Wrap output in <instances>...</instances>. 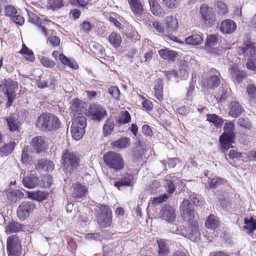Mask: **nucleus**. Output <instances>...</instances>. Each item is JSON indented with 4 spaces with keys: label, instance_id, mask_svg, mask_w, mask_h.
Segmentation results:
<instances>
[{
    "label": "nucleus",
    "instance_id": "f257e3e1",
    "mask_svg": "<svg viewBox=\"0 0 256 256\" xmlns=\"http://www.w3.org/2000/svg\"><path fill=\"white\" fill-rule=\"evenodd\" d=\"M180 210L184 218L188 221V227L178 228L176 224H173L170 228L172 233L182 234L192 241L196 242L200 238L198 222L194 218V207L188 200H184L180 205Z\"/></svg>",
    "mask_w": 256,
    "mask_h": 256
},
{
    "label": "nucleus",
    "instance_id": "f03ea898",
    "mask_svg": "<svg viewBox=\"0 0 256 256\" xmlns=\"http://www.w3.org/2000/svg\"><path fill=\"white\" fill-rule=\"evenodd\" d=\"M240 56H244L247 60L246 68L256 73V46L250 42H244L242 47L238 48Z\"/></svg>",
    "mask_w": 256,
    "mask_h": 256
},
{
    "label": "nucleus",
    "instance_id": "7ed1b4c3",
    "mask_svg": "<svg viewBox=\"0 0 256 256\" xmlns=\"http://www.w3.org/2000/svg\"><path fill=\"white\" fill-rule=\"evenodd\" d=\"M36 125L40 130L49 131L58 129L60 122L58 117L52 114L44 113L38 118Z\"/></svg>",
    "mask_w": 256,
    "mask_h": 256
},
{
    "label": "nucleus",
    "instance_id": "20e7f679",
    "mask_svg": "<svg viewBox=\"0 0 256 256\" xmlns=\"http://www.w3.org/2000/svg\"><path fill=\"white\" fill-rule=\"evenodd\" d=\"M62 161V168L66 174L71 175L78 166L80 158L74 152L66 150L63 152Z\"/></svg>",
    "mask_w": 256,
    "mask_h": 256
},
{
    "label": "nucleus",
    "instance_id": "39448f33",
    "mask_svg": "<svg viewBox=\"0 0 256 256\" xmlns=\"http://www.w3.org/2000/svg\"><path fill=\"white\" fill-rule=\"evenodd\" d=\"M18 87L17 82L10 78L5 79L0 82V92L4 94L8 98L7 106L12 105L15 98V92Z\"/></svg>",
    "mask_w": 256,
    "mask_h": 256
},
{
    "label": "nucleus",
    "instance_id": "423d86ee",
    "mask_svg": "<svg viewBox=\"0 0 256 256\" xmlns=\"http://www.w3.org/2000/svg\"><path fill=\"white\" fill-rule=\"evenodd\" d=\"M104 162L108 167L118 171L124 167V161L121 155L114 152H108L104 156Z\"/></svg>",
    "mask_w": 256,
    "mask_h": 256
},
{
    "label": "nucleus",
    "instance_id": "0eeeda50",
    "mask_svg": "<svg viewBox=\"0 0 256 256\" xmlns=\"http://www.w3.org/2000/svg\"><path fill=\"white\" fill-rule=\"evenodd\" d=\"M86 126V120L83 116L76 118L72 124L71 134L76 140L80 139L84 134V128Z\"/></svg>",
    "mask_w": 256,
    "mask_h": 256
},
{
    "label": "nucleus",
    "instance_id": "6e6552de",
    "mask_svg": "<svg viewBox=\"0 0 256 256\" xmlns=\"http://www.w3.org/2000/svg\"><path fill=\"white\" fill-rule=\"evenodd\" d=\"M224 132L220 136L219 141L224 148H226L231 143L235 136L234 124L232 122H226L224 126Z\"/></svg>",
    "mask_w": 256,
    "mask_h": 256
},
{
    "label": "nucleus",
    "instance_id": "1a4fd4ad",
    "mask_svg": "<svg viewBox=\"0 0 256 256\" xmlns=\"http://www.w3.org/2000/svg\"><path fill=\"white\" fill-rule=\"evenodd\" d=\"M97 222L100 227L106 228L112 223V212L106 206L101 205L98 207Z\"/></svg>",
    "mask_w": 256,
    "mask_h": 256
},
{
    "label": "nucleus",
    "instance_id": "9d476101",
    "mask_svg": "<svg viewBox=\"0 0 256 256\" xmlns=\"http://www.w3.org/2000/svg\"><path fill=\"white\" fill-rule=\"evenodd\" d=\"M6 248L8 256H20L22 250V244L16 236L12 235L8 237Z\"/></svg>",
    "mask_w": 256,
    "mask_h": 256
},
{
    "label": "nucleus",
    "instance_id": "9b49d317",
    "mask_svg": "<svg viewBox=\"0 0 256 256\" xmlns=\"http://www.w3.org/2000/svg\"><path fill=\"white\" fill-rule=\"evenodd\" d=\"M218 36L216 35H208L204 45L206 50L212 54H222L225 52V48L216 47L218 44Z\"/></svg>",
    "mask_w": 256,
    "mask_h": 256
},
{
    "label": "nucleus",
    "instance_id": "f8f14e48",
    "mask_svg": "<svg viewBox=\"0 0 256 256\" xmlns=\"http://www.w3.org/2000/svg\"><path fill=\"white\" fill-rule=\"evenodd\" d=\"M35 204L32 202H24L17 210V216L20 220L26 219L35 208Z\"/></svg>",
    "mask_w": 256,
    "mask_h": 256
},
{
    "label": "nucleus",
    "instance_id": "ddd939ff",
    "mask_svg": "<svg viewBox=\"0 0 256 256\" xmlns=\"http://www.w3.org/2000/svg\"><path fill=\"white\" fill-rule=\"evenodd\" d=\"M200 11L202 21L204 22L206 26H212L216 20L212 8L205 4H202L200 8Z\"/></svg>",
    "mask_w": 256,
    "mask_h": 256
},
{
    "label": "nucleus",
    "instance_id": "4468645a",
    "mask_svg": "<svg viewBox=\"0 0 256 256\" xmlns=\"http://www.w3.org/2000/svg\"><path fill=\"white\" fill-rule=\"evenodd\" d=\"M88 112L94 120L100 121L106 114V110L100 104L97 103L91 104Z\"/></svg>",
    "mask_w": 256,
    "mask_h": 256
},
{
    "label": "nucleus",
    "instance_id": "2eb2a0df",
    "mask_svg": "<svg viewBox=\"0 0 256 256\" xmlns=\"http://www.w3.org/2000/svg\"><path fill=\"white\" fill-rule=\"evenodd\" d=\"M72 196L76 198H82L88 194V188L80 182H76L72 186Z\"/></svg>",
    "mask_w": 256,
    "mask_h": 256
},
{
    "label": "nucleus",
    "instance_id": "dca6fc26",
    "mask_svg": "<svg viewBox=\"0 0 256 256\" xmlns=\"http://www.w3.org/2000/svg\"><path fill=\"white\" fill-rule=\"evenodd\" d=\"M160 218L166 222L172 224L176 218V210L172 206H166L160 212Z\"/></svg>",
    "mask_w": 256,
    "mask_h": 256
},
{
    "label": "nucleus",
    "instance_id": "f3484780",
    "mask_svg": "<svg viewBox=\"0 0 256 256\" xmlns=\"http://www.w3.org/2000/svg\"><path fill=\"white\" fill-rule=\"evenodd\" d=\"M34 150L37 153L40 154L44 152L46 148V144L44 138L40 136L34 137L31 142Z\"/></svg>",
    "mask_w": 256,
    "mask_h": 256
},
{
    "label": "nucleus",
    "instance_id": "a211bd4d",
    "mask_svg": "<svg viewBox=\"0 0 256 256\" xmlns=\"http://www.w3.org/2000/svg\"><path fill=\"white\" fill-rule=\"evenodd\" d=\"M236 27V25L234 21L226 19L222 22L220 28L223 34H230L235 30Z\"/></svg>",
    "mask_w": 256,
    "mask_h": 256
},
{
    "label": "nucleus",
    "instance_id": "6ab92c4d",
    "mask_svg": "<svg viewBox=\"0 0 256 256\" xmlns=\"http://www.w3.org/2000/svg\"><path fill=\"white\" fill-rule=\"evenodd\" d=\"M36 168L41 172L50 173L54 168V164L49 160L42 158L38 160Z\"/></svg>",
    "mask_w": 256,
    "mask_h": 256
},
{
    "label": "nucleus",
    "instance_id": "aec40b11",
    "mask_svg": "<svg viewBox=\"0 0 256 256\" xmlns=\"http://www.w3.org/2000/svg\"><path fill=\"white\" fill-rule=\"evenodd\" d=\"M164 21L166 34L172 32L178 26V22L175 16H167Z\"/></svg>",
    "mask_w": 256,
    "mask_h": 256
},
{
    "label": "nucleus",
    "instance_id": "412c9836",
    "mask_svg": "<svg viewBox=\"0 0 256 256\" xmlns=\"http://www.w3.org/2000/svg\"><path fill=\"white\" fill-rule=\"evenodd\" d=\"M244 110L242 105L236 101H232L229 104L228 114L232 117L237 118Z\"/></svg>",
    "mask_w": 256,
    "mask_h": 256
},
{
    "label": "nucleus",
    "instance_id": "4be33fe9",
    "mask_svg": "<svg viewBox=\"0 0 256 256\" xmlns=\"http://www.w3.org/2000/svg\"><path fill=\"white\" fill-rule=\"evenodd\" d=\"M230 73L232 76V79L234 82L240 83L242 80L245 76V72L240 70L237 66H234L230 69Z\"/></svg>",
    "mask_w": 256,
    "mask_h": 256
},
{
    "label": "nucleus",
    "instance_id": "5701e85b",
    "mask_svg": "<svg viewBox=\"0 0 256 256\" xmlns=\"http://www.w3.org/2000/svg\"><path fill=\"white\" fill-rule=\"evenodd\" d=\"M128 2L132 12L136 15L140 16L144 11L140 0H128Z\"/></svg>",
    "mask_w": 256,
    "mask_h": 256
},
{
    "label": "nucleus",
    "instance_id": "b1692460",
    "mask_svg": "<svg viewBox=\"0 0 256 256\" xmlns=\"http://www.w3.org/2000/svg\"><path fill=\"white\" fill-rule=\"evenodd\" d=\"M150 11L153 14L158 16L164 15V12L156 0H148Z\"/></svg>",
    "mask_w": 256,
    "mask_h": 256
},
{
    "label": "nucleus",
    "instance_id": "393cba45",
    "mask_svg": "<svg viewBox=\"0 0 256 256\" xmlns=\"http://www.w3.org/2000/svg\"><path fill=\"white\" fill-rule=\"evenodd\" d=\"M130 144V139L128 138H122L112 143L114 148L120 150L128 148Z\"/></svg>",
    "mask_w": 256,
    "mask_h": 256
},
{
    "label": "nucleus",
    "instance_id": "a878e982",
    "mask_svg": "<svg viewBox=\"0 0 256 256\" xmlns=\"http://www.w3.org/2000/svg\"><path fill=\"white\" fill-rule=\"evenodd\" d=\"M158 247V254L160 256H166L169 251V242L166 240L160 239L157 240Z\"/></svg>",
    "mask_w": 256,
    "mask_h": 256
},
{
    "label": "nucleus",
    "instance_id": "bb28decb",
    "mask_svg": "<svg viewBox=\"0 0 256 256\" xmlns=\"http://www.w3.org/2000/svg\"><path fill=\"white\" fill-rule=\"evenodd\" d=\"M160 56L164 60L174 62L175 60L177 52L172 50H170L168 48L160 50L158 52Z\"/></svg>",
    "mask_w": 256,
    "mask_h": 256
},
{
    "label": "nucleus",
    "instance_id": "cd10ccee",
    "mask_svg": "<svg viewBox=\"0 0 256 256\" xmlns=\"http://www.w3.org/2000/svg\"><path fill=\"white\" fill-rule=\"evenodd\" d=\"M219 225V220L214 214H210L205 222V226L208 229L215 230Z\"/></svg>",
    "mask_w": 256,
    "mask_h": 256
},
{
    "label": "nucleus",
    "instance_id": "c85d7f7f",
    "mask_svg": "<svg viewBox=\"0 0 256 256\" xmlns=\"http://www.w3.org/2000/svg\"><path fill=\"white\" fill-rule=\"evenodd\" d=\"M202 42L203 38L202 34H194L185 39L186 43L190 45H199Z\"/></svg>",
    "mask_w": 256,
    "mask_h": 256
},
{
    "label": "nucleus",
    "instance_id": "c756f323",
    "mask_svg": "<svg viewBox=\"0 0 256 256\" xmlns=\"http://www.w3.org/2000/svg\"><path fill=\"white\" fill-rule=\"evenodd\" d=\"M114 120L110 117L107 118L103 126V132L105 136L110 135L114 130Z\"/></svg>",
    "mask_w": 256,
    "mask_h": 256
},
{
    "label": "nucleus",
    "instance_id": "7c9ffc66",
    "mask_svg": "<svg viewBox=\"0 0 256 256\" xmlns=\"http://www.w3.org/2000/svg\"><path fill=\"white\" fill-rule=\"evenodd\" d=\"M131 120V116L126 110H122L116 120V122L119 126L127 124Z\"/></svg>",
    "mask_w": 256,
    "mask_h": 256
},
{
    "label": "nucleus",
    "instance_id": "2f4dec72",
    "mask_svg": "<svg viewBox=\"0 0 256 256\" xmlns=\"http://www.w3.org/2000/svg\"><path fill=\"white\" fill-rule=\"evenodd\" d=\"M22 182L26 188H32L38 184L39 180L38 177H23Z\"/></svg>",
    "mask_w": 256,
    "mask_h": 256
},
{
    "label": "nucleus",
    "instance_id": "473e14b6",
    "mask_svg": "<svg viewBox=\"0 0 256 256\" xmlns=\"http://www.w3.org/2000/svg\"><path fill=\"white\" fill-rule=\"evenodd\" d=\"M6 120L9 130L11 132H16L18 130L20 123L18 118L14 116H10L9 117L6 118Z\"/></svg>",
    "mask_w": 256,
    "mask_h": 256
},
{
    "label": "nucleus",
    "instance_id": "72a5a7b5",
    "mask_svg": "<svg viewBox=\"0 0 256 256\" xmlns=\"http://www.w3.org/2000/svg\"><path fill=\"white\" fill-rule=\"evenodd\" d=\"M206 82L208 88L214 89L220 85V79L218 76L212 75L207 78Z\"/></svg>",
    "mask_w": 256,
    "mask_h": 256
},
{
    "label": "nucleus",
    "instance_id": "f704fd0d",
    "mask_svg": "<svg viewBox=\"0 0 256 256\" xmlns=\"http://www.w3.org/2000/svg\"><path fill=\"white\" fill-rule=\"evenodd\" d=\"M23 228V226L16 222H10L6 227V232L9 234L10 233L16 232Z\"/></svg>",
    "mask_w": 256,
    "mask_h": 256
},
{
    "label": "nucleus",
    "instance_id": "c9c22d12",
    "mask_svg": "<svg viewBox=\"0 0 256 256\" xmlns=\"http://www.w3.org/2000/svg\"><path fill=\"white\" fill-rule=\"evenodd\" d=\"M59 59L62 64L69 66L74 70H76L78 68L77 63L74 60H70L64 54H59Z\"/></svg>",
    "mask_w": 256,
    "mask_h": 256
},
{
    "label": "nucleus",
    "instance_id": "e433bc0d",
    "mask_svg": "<svg viewBox=\"0 0 256 256\" xmlns=\"http://www.w3.org/2000/svg\"><path fill=\"white\" fill-rule=\"evenodd\" d=\"M244 221L243 228L246 230L248 233H250L256 229V221L252 218L250 219L245 218Z\"/></svg>",
    "mask_w": 256,
    "mask_h": 256
},
{
    "label": "nucleus",
    "instance_id": "4c0bfd02",
    "mask_svg": "<svg viewBox=\"0 0 256 256\" xmlns=\"http://www.w3.org/2000/svg\"><path fill=\"white\" fill-rule=\"evenodd\" d=\"M249 101L256 103V87L252 84H248L246 86Z\"/></svg>",
    "mask_w": 256,
    "mask_h": 256
},
{
    "label": "nucleus",
    "instance_id": "58836bf2",
    "mask_svg": "<svg viewBox=\"0 0 256 256\" xmlns=\"http://www.w3.org/2000/svg\"><path fill=\"white\" fill-rule=\"evenodd\" d=\"M16 143L14 142H10L5 144L0 148V154L2 156H6L10 154L14 150Z\"/></svg>",
    "mask_w": 256,
    "mask_h": 256
},
{
    "label": "nucleus",
    "instance_id": "ea45409f",
    "mask_svg": "<svg viewBox=\"0 0 256 256\" xmlns=\"http://www.w3.org/2000/svg\"><path fill=\"white\" fill-rule=\"evenodd\" d=\"M108 40L114 47L117 48L121 44L122 38L119 34L115 32H112L108 37Z\"/></svg>",
    "mask_w": 256,
    "mask_h": 256
},
{
    "label": "nucleus",
    "instance_id": "a19ab883",
    "mask_svg": "<svg viewBox=\"0 0 256 256\" xmlns=\"http://www.w3.org/2000/svg\"><path fill=\"white\" fill-rule=\"evenodd\" d=\"M189 199L196 206H202L204 204V201L200 195L193 193L189 196Z\"/></svg>",
    "mask_w": 256,
    "mask_h": 256
},
{
    "label": "nucleus",
    "instance_id": "79ce46f5",
    "mask_svg": "<svg viewBox=\"0 0 256 256\" xmlns=\"http://www.w3.org/2000/svg\"><path fill=\"white\" fill-rule=\"evenodd\" d=\"M207 120L210 122L214 124L216 127H220L223 122L222 118H220L218 115L216 114H207Z\"/></svg>",
    "mask_w": 256,
    "mask_h": 256
},
{
    "label": "nucleus",
    "instance_id": "37998d69",
    "mask_svg": "<svg viewBox=\"0 0 256 256\" xmlns=\"http://www.w3.org/2000/svg\"><path fill=\"white\" fill-rule=\"evenodd\" d=\"M80 105V102L79 100L76 99L72 100L70 108L74 114H78L82 111V108Z\"/></svg>",
    "mask_w": 256,
    "mask_h": 256
},
{
    "label": "nucleus",
    "instance_id": "c03bdc74",
    "mask_svg": "<svg viewBox=\"0 0 256 256\" xmlns=\"http://www.w3.org/2000/svg\"><path fill=\"white\" fill-rule=\"evenodd\" d=\"M214 9L216 12L220 16L224 15L228 12L226 6L222 2H216Z\"/></svg>",
    "mask_w": 256,
    "mask_h": 256
},
{
    "label": "nucleus",
    "instance_id": "a18cd8bd",
    "mask_svg": "<svg viewBox=\"0 0 256 256\" xmlns=\"http://www.w3.org/2000/svg\"><path fill=\"white\" fill-rule=\"evenodd\" d=\"M48 6L52 10L60 9L64 6L63 0H48Z\"/></svg>",
    "mask_w": 256,
    "mask_h": 256
},
{
    "label": "nucleus",
    "instance_id": "49530a36",
    "mask_svg": "<svg viewBox=\"0 0 256 256\" xmlns=\"http://www.w3.org/2000/svg\"><path fill=\"white\" fill-rule=\"evenodd\" d=\"M21 52L24 55V58L30 62L34 60V56L33 52L30 50L25 45H23Z\"/></svg>",
    "mask_w": 256,
    "mask_h": 256
},
{
    "label": "nucleus",
    "instance_id": "de8ad7c7",
    "mask_svg": "<svg viewBox=\"0 0 256 256\" xmlns=\"http://www.w3.org/2000/svg\"><path fill=\"white\" fill-rule=\"evenodd\" d=\"M48 196V194L46 192L38 191L33 192L32 194V198L40 202L46 200Z\"/></svg>",
    "mask_w": 256,
    "mask_h": 256
},
{
    "label": "nucleus",
    "instance_id": "09e8293b",
    "mask_svg": "<svg viewBox=\"0 0 256 256\" xmlns=\"http://www.w3.org/2000/svg\"><path fill=\"white\" fill-rule=\"evenodd\" d=\"M29 154V148L28 147H24L23 148L21 157V161L24 164H27L31 161V158Z\"/></svg>",
    "mask_w": 256,
    "mask_h": 256
},
{
    "label": "nucleus",
    "instance_id": "8fccbe9b",
    "mask_svg": "<svg viewBox=\"0 0 256 256\" xmlns=\"http://www.w3.org/2000/svg\"><path fill=\"white\" fill-rule=\"evenodd\" d=\"M150 26H152L156 32L166 34L165 28L160 22L157 20L152 21L150 22Z\"/></svg>",
    "mask_w": 256,
    "mask_h": 256
},
{
    "label": "nucleus",
    "instance_id": "3c124183",
    "mask_svg": "<svg viewBox=\"0 0 256 256\" xmlns=\"http://www.w3.org/2000/svg\"><path fill=\"white\" fill-rule=\"evenodd\" d=\"M132 177H124L120 180L116 182L114 186L118 188L123 186H130L133 180Z\"/></svg>",
    "mask_w": 256,
    "mask_h": 256
},
{
    "label": "nucleus",
    "instance_id": "603ef678",
    "mask_svg": "<svg viewBox=\"0 0 256 256\" xmlns=\"http://www.w3.org/2000/svg\"><path fill=\"white\" fill-rule=\"evenodd\" d=\"M27 14L28 16V20L30 22L37 25L40 24V19L36 14L32 12L27 10Z\"/></svg>",
    "mask_w": 256,
    "mask_h": 256
},
{
    "label": "nucleus",
    "instance_id": "864d4df0",
    "mask_svg": "<svg viewBox=\"0 0 256 256\" xmlns=\"http://www.w3.org/2000/svg\"><path fill=\"white\" fill-rule=\"evenodd\" d=\"M164 186L166 191L170 193H172L175 190V186L173 182L170 180H166Z\"/></svg>",
    "mask_w": 256,
    "mask_h": 256
},
{
    "label": "nucleus",
    "instance_id": "5fc2aeb1",
    "mask_svg": "<svg viewBox=\"0 0 256 256\" xmlns=\"http://www.w3.org/2000/svg\"><path fill=\"white\" fill-rule=\"evenodd\" d=\"M108 93L112 98L118 99L120 96V92L118 88L116 86H110L108 90Z\"/></svg>",
    "mask_w": 256,
    "mask_h": 256
},
{
    "label": "nucleus",
    "instance_id": "6e6d98bb",
    "mask_svg": "<svg viewBox=\"0 0 256 256\" xmlns=\"http://www.w3.org/2000/svg\"><path fill=\"white\" fill-rule=\"evenodd\" d=\"M163 4L167 8L172 9L178 6V0H162Z\"/></svg>",
    "mask_w": 256,
    "mask_h": 256
},
{
    "label": "nucleus",
    "instance_id": "4d7b16f0",
    "mask_svg": "<svg viewBox=\"0 0 256 256\" xmlns=\"http://www.w3.org/2000/svg\"><path fill=\"white\" fill-rule=\"evenodd\" d=\"M6 15L12 16V18L17 14V10L12 6H7L5 8Z\"/></svg>",
    "mask_w": 256,
    "mask_h": 256
},
{
    "label": "nucleus",
    "instance_id": "13d9d810",
    "mask_svg": "<svg viewBox=\"0 0 256 256\" xmlns=\"http://www.w3.org/2000/svg\"><path fill=\"white\" fill-rule=\"evenodd\" d=\"M40 62L43 66L48 68H52L55 65V63L54 61L45 56L42 58Z\"/></svg>",
    "mask_w": 256,
    "mask_h": 256
},
{
    "label": "nucleus",
    "instance_id": "bf43d9fd",
    "mask_svg": "<svg viewBox=\"0 0 256 256\" xmlns=\"http://www.w3.org/2000/svg\"><path fill=\"white\" fill-rule=\"evenodd\" d=\"M49 42L54 46H59L60 40L59 37L56 36H52L48 38Z\"/></svg>",
    "mask_w": 256,
    "mask_h": 256
},
{
    "label": "nucleus",
    "instance_id": "052dcab7",
    "mask_svg": "<svg viewBox=\"0 0 256 256\" xmlns=\"http://www.w3.org/2000/svg\"><path fill=\"white\" fill-rule=\"evenodd\" d=\"M168 196L166 194H164V195L156 198H154L152 200V203L156 204V205L158 204H160L164 202H165L168 199Z\"/></svg>",
    "mask_w": 256,
    "mask_h": 256
},
{
    "label": "nucleus",
    "instance_id": "680f3d73",
    "mask_svg": "<svg viewBox=\"0 0 256 256\" xmlns=\"http://www.w3.org/2000/svg\"><path fill=\"white\" fill-rule=\"evenodd\" d=\"M12 20L16 24L22 25L24 22V19L23 16L20 15H14L12 18Z\"/></svg>",
    "mask_w": 256,
    "mask_h": 256
},
{
    "label": "nucleus",
    "instance_id": "e2e57ef3",
    "mask_svg": "<svg viewBox=\"0 0 256 256\" xmlns=\"http://www.w3.org/2000/svg\"><path fill=\"white\" fill-rule=\"evenodd\" d=\"M208 183L210 188H214L216 186L218 182V178L217 177H214L212 178H210V177L208 179Z\"/></svg>",
    "mask_w": 256,
    "mask_h": 256
},
{
    "label": "nucleus",
    "instance_id": "0e129e2a",
    "mask_svg": "<svg viewBox=\"0 0 256 256\" xmlns=\"http://www.w3.org/2000/svg\"><path fill=\"white\" fill-rule=\"evenodd\" d=\"M154 89V94L156 96L158 100H160L163 98L162 88L160 86H158V88H156L155 86Z\"/></svg>",
    "mask_w": 256,
    "mask_h": 256
},
{
    "label": "nucleus",
    "instance_id": "69168bd1",
    "mask_svg": "<svg viewBox=\"0 0 256 256\" xmlns=\"http://www.w3.org/2000/svg\"><path fill=\"white\" fill-rule=\"evenodd\" d=\"M166 76L168 80H174L176 79L177 74L174 70L168 71L165 72Z\"/></svg>",
    "mask_w": 256,
    "mask_h": 256
},
{
    "label": "nucleus",
    "instance_id": "338daca9",
    "mask_svg": "<svg viewBox=\"0 0 256 256\" xmlns=\"http://www.w3.org/2000/svg\"><path fill=\"white\" fill-rule=\"evenodd\" d=\"M142 132L146 136H152V131L150 126L147 124H144L142 126Z\"/></svg>",
    "mask_w": 256,
    "mask_h": 256
},
{
    "label": "nucleus",
    "instance_id": "774afa93",
    "mask_svg": "<svg viewBox=\"0 0 256 256\" xmlns=\"http://www.w3.org/2000/svg\"><path fill=\"white\" fill-rule=\"evenodd\" d=\"M142 106L148 110H150L152 109V102L148 100H145L142 102Z\"/></svg>",
    "mask_w": 256,
    "mask_h": 256
}]
</instances>
